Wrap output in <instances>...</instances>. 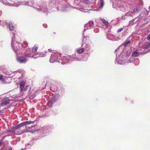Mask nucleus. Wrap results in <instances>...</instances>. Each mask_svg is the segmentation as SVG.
Returning <instances> with one entry per match:
<instances>
[{"mask_svg":"<svg viewBox=\"0 0 150 150\" xmlns=\"http://www.w3.org/2000/svg\"><path fill=\"white\" fill-rule=\"evenodd\" d=\"M60 54L58 52H53L51 55L50 62L53 63L55 62H60Z\"/></svg>","mask_w":150,"mask_h":150,"instance_id":"nucleus-6","label":"nucleus"},{"mask_svg":"<svg viewBox=\"0 0 150 150\" xmlns=\"http://www.w3.org/2000/svg\"><path fill=\"white\" fill-rule=\"evenodd\" d=\"M12 136V134H9L8 135H6L3 137V139H4L6 137H7V136Z\"/></svg>","mask_w":150,"mask_h":150,"instance_id":"nucleus-38","label":"nucleus"},{"mask_svg":"<svg viewBox=\"0 0 150 150\" xmlns=\"http://www.w3.org/2000/svg\"><path fill=\"white\" fill-rule=\"evenodd\" d=\"M104 5V1L103 0H100V3L98 4V6L101 8H103Z\"/></svg>","mask_w":150,"mask_h":150,"instance_id":"nucleus-25","label":"nucleus"},{"mask_svg":"<svg viewBox=\"0 0 150 150\" xmlns=\"http://www.w3.org/2000/svg\"><path fill=\"white\" fill-rule=\"evenodd\" d=\"M12 33L14 35V36L13 37L11 41V46L15 53L16 56L21 54L22 53V49L20 47L18 46L21 45L20 43H19L17 41L15 42V36L14 35V33L13 32Z\"/></svg>","mask_w":150,"mask_h":150,"instance_id":"nucleus-3","label":"nucleus"},{"mask_svg":"<svg viewBox=\"0 0 150 150\" xmlns=\"http://www.w3.org/2000/svg\"><path fill=\"white\" fill-rule=\"evenodd\" d=\"M76 8L79 10H80L81 11L85 12V11H84L83 10H86L85 9V8L83 6H81V8H79V7H77Z\"/></svg>","mask_w":150,"mask_h":150,"instance_id":"nucleus-29","label":"nucleus"},{"mask_svg":"<svg viewBox=\"0 0 150 150\" xmlns=\"http://www.w3.org/2000/svg\"><path fill=\"white\" fill-rule=\"evenodd\" d=\"M90 45L88 43H83L82 45V47L83 48L88 50L90 47Z\"/></svg>","mask_w":150,"mask_h":150,"instance_id":"nucleus-20","label":"nucleus"},{"mask_svg":"<svg viewBox=\"0 0 150 150\" xmlns=\"http://www.w3.org/2000/svg\"><path fill=\"white\" fill-rule=\"evenodd\" d=\"M92 1H93V2H94L96 1V0H92Z\"/></svg>","mask_w":150,"mask_h":150,"instance_id":"nucleus-50","label":"nucleus"},{"mask_svg":"<svg viewBox=\"0 0 150 150\" xmlns=\"http://www.w3.org/2000/svg\"><path fill=\"white\" fill-rule=\"evenodd\" d=\"M33 123V122L32 121H26L25 122H22V124L23 125V126L24 127V126L27 125H29L30 124Z\"/></svg>","mask_w":150,"mask_h":150,"instance_id":"nucleus-23","label":"nucleus"},{"mask_svg":"<svg viewBox=\"0 0 150 150\" xmlns=\"http://www.w3.org/2000/svg\"><path fill=\"white\" fill-rule=\"evenodd\" d=\"M130 42L129 40H126L123 43V45L125 46H126L127 45L130 43Z\"/></svg>","mask_w":150,"mask_h":150,"instance_id":"nucleus-31","label":"nucleus"},{"mask_svg":"<svg viewBox=\"0 0 150 150\" xmlns=\"http://www.w3.org/2000/svg\"><path fill=\"white\" fill-rule=\"evenodd\" d=\"M60 96L59 94H56L51 97L47 104V105L50 108L52 107V105L57 101L60 98Z\"/></svg>","mask_w":150,"mask_h":150,"instance_id":"nucleus-7","label":"nucleus"},{"mask_svg":"<svg viewBox=\"0 0 150 150\" xmlns=\"http://www.w3.org/2000/svg\"><path fill=\"white\" fill-rule=\"evenodd\" d=\"M33 7L34 9L38 12L46 13L48 11L49 8L45 2H43L40 4H38L37 6L34 5Z\"/></svg>","mask_w":150,"mask_h":150,"instance_id":"nucleus-5","label":"nucleus"},{"mask_svg":"<svg viewBox=\"0 0 150 150\" xmlns=\"http://www.w3.org/2000/svg\"><path fill=\"white\" fill-rule=\"evenodd\" d=\"M23 127L21 123L15 126H13L12 128L13 129L16 131V132H18V133H21L20 132L21 131H22L23 133V132L22 129H22Z\"/></svg>","mask_w":150,"mask_h":150,"instance_id":"nucleus-11","label":"nucleus"},{"mask_svg":"<svg viewBox=\"0 0 150 150\" xmlns=\"http://www.w3.org/2000/svg\"><path fill=\"white\" fill-rule=\"evenodd\" d=\"M24 44H25V45H27V42H25L24 43Z\"/></svg>","mask_w":150,"mask_h":150,"instance_id":"nucleus-47","label":"nucleus"},{"mask_svg":"<svg viewBox=\"0 0 150 150\" xmlns=\"http://www.w3.org/2000/svg\"><path fill=\"white\" fill-rule=\"evenodd\" d=\"M150 47V43H148L142 46V48L144 49H147Z\"/></svg>","mask_w":150,"mask_h":150,"instance_id":"nucleus-27","label":"nucleus"},{"mask_svg":"<svg viewBox=\"0 0 150 150\" xmlns=\"http://www.w3.org/2000/svg\"><path fill=\"white\" fill-rule=\"evenodd\" d=\"M1 110H0V113H1Z\"/></svg>","mask_w":150,"mask_h":150,"instance_id":"nucleus-52","label":"nucleus"},{"mask_svg":"<svg viewBox=\"0 0 150 150\" xmlns=\"http://www.w3.org/2000/svg\"><path fill=\"white\" fill-rule=\"evenodd\" d=\"M87 57L86 58V59H83L81 58H80L79 57H78L76 56V54L73 55L71 56H64L61 58V60L60 61H62L64 63H62V64H65L68 63L69 61H86L87 59Z\"/></svg>","mask_w":150,"mask_h":150,"instance_id":"nucleus-2","label":"nucleus"},{"mask_svg":"<svg viewBox=\"0 0 150 150\" xmlns=\"http://www.w3.org/2000/svg\"><path fill=\"white\" fill-rule=\"evenodd\" d=\"M8 132V133H11L12 134H16V135H20L22 134L23 132L21 131L20 132L21 133H18V132H16V131L13 129L12 128L10 129H8L6 130Z\"/></svg>","mask_w":150,"mask_h":150,"instance_id":"nucleus-16","label":"nucleus"},{"mask_svg":"<svg viewBox=\"0 0 150 150\" xmlns=\"http://www.w3.org/2000/svg\"><path fill=\"white\" fill-rule=\"evenodd\" d=\"M122 18H123V17H122Z\"/></svg>","mask_w":150,"mask_h":150,"instance_id":"nucleus-56","label":"nucleus"},{"mask_svg":"<svg viewBox=\"0 0 150 150\" xmlns=\"http://www.w3.org/2000/svg\"><path fill=\"white\" fill-rule=\"evenodd\" d=\"M16 60L18 62L21 64H25L27 62V60L25 58L23 57H17Z\"/></svg>","mask_w":150,"mask_h":150,"instance_id":"nucleus-14","label":"nucleus"},{"mask_svg":"<svg viewBox=\"0 0 150 150\" xmlns=\"http://www.w3.org/2000/svg\"><path fill=\"white\" fill-rule=\"evenodd\" d=\"M17 72V71H14L13 72Z\"/></svg>","mask_w":150,"mask_h":150,"instance_id":"nucleus-51","label":"nucleus"},{"mask_svg":"<svg viewBox=\"0 0 150 150\" xmlns=\"http://www.w3.org/2000/svg\"><path fill=\"white\" fill-rule=\"evenodd\" d=\"M84 51V48L83 47L81 48H78L76 50V51L78 54H80L82 53Z\"/></svg>","mask_w":150,"mask_h":150,"instance_id":"nucleus-21","label":"nucleus"},{"mask_svg":"<svg viewBox=\"0 0 150 150\" xmlns=\"http://www.w3.org/2000/svg\"><path fill=\"white\" fill-rule=\"evenodd\" d=\"M123 28H120V29H118L117 30V32L118 33H119L121 31L123 30Z\"/></svg>","mask_w":150,"mask_h":150,"instance_id":"nucleus-35","label":"nucleus"},{"mask_svg":"<svg viewBox=\"0 0 150 150\" xmlns=\"http://www.w3.org/2000/svg\"><path fill=\"white\" fill-rule=\"evenodd\" d=\"M139 55V52L136 51L134 52H133L132 55V57H138Z\"/></svg>","mask_w":150,"mask_h":150,"instance_id":"nucleus-24","label":"nucleus"},{"mask_svg":"<svg viewBox=\"0 0 150 150\" xmlns=\"http://www.w3.org/2000/svg\"><path fill=\"white\" fill-rule=\"evenodd\" d=\"M84 2H86L88 1V0H83Z\"/></svg>","mask_w":150,"mask_h":150,"instance_id":"nucleus-48","label":"nucleus"},{"mask_svg":"<svg viewBox=\"0 0 150 150\" xmlns=\"http://www.w3.org/2000/svg\"><path fill=\"white\" fill-rule=\"evenodd\" d=\"M49 50V51H50V50Z\"/></svg>","mask_w":150,"mask_h":150,"instance_id":"nucleus-55","label":"nucleus"},{"mask_svg":"<svg viewBox=\"0 0 150 150\" xmlns=\"http://www.w3.org/2000/svg\"><path fill=\"white\" fill-rule=\"evenodd\" d=\"M138 12V9L137 8H134L133 10V13H137Z\"/></svg>","mask_w":150,"mask_h":150,"instance_id":"nucleus-34","label":"nucleus"},{"mask_svg":"<svg viewBox=\"0 0 150 150\" xmlns=\"http://www.w3.org/2000/svg\"><path fill=\"white\" fill-rule=\"evenodd\" d=\"M41 130L44 133H49V132L52 131V129L49 126L44 127Z\"/></svg>","mask_w":150,"mask_h":150,"instance_id":"nucleus-17","label":"nucleus"},{"mask_svg":"<svg viewBox=\"0 0 150 150\" xmlns=\"http://www.w3.org/2000/svg\"><path fill=\"white\" fill-rule=\"evenodd\" d=\"M25 126V128L26 129H30V127L28 126L27 125Z\"/></svg>","mask_w":150,"mask_h":150,"instance_id":"nucleus-39","label":"nucleus"},{"mask_svg":"<svg viewBox=\"0 0 150 150\" xmlns=\"http://www.w3.org/2000/svg\"><path fill=\"white\" fill-rule=\"evenodd\" d=\"M25 82L23 81L21 82L20 83V88L21 92L23 90L24 87L25 86Z\"/></svg>","mask_w":150,"mask_h":150,"instance_id":"nucleus-22","label":"nucleus"},{"mask_svg":"<svg viewBox=\"0 0 150 150\" xmlns=\"http://www.w3.org/2000/svg\"><path fill=\"white\" fill-rule=\"evenodd\" d=\"M132 13H133V12H130L127 13L125 14V16H127L128 17H129V16L132 17Z\"/></svg>","mask_w":150,"mask_h":150,"instance_id":"nucleus-32","label":"nucleus"},{"mask_svg":"<svg viewBox=\"0 0 150 150\" xmlns=\"http://www.w3.org/2000/svg\"><path fill=\"white\" fill-rule=\"evenodd\" d=\"M27 86H26L25 88L24 89L23 88L24 90L26 91L27 89Z\"/></svg>","mask_w":150,"mask_h":150,"instance_id":"nucleus-44","label":"nucleus"},{"mask_svg":"<svg viewBox=\"0 0 150 150\" xmlns=\"http://www.w3.org/2000/svg\"><path fill=\"white\" fill-rule=\"evenodd\" d=\"M23 55L26 57H31L32 53H31L30 49L29 48H27L25 51Z\"/></svg>","mask_w":150,"mask_h":150,"instance_id":"nucleus-15","label":"nucleus"},{"mask_svg":"<svg viewBox=\"0 0 150 150\" xmlns=\"http://www.w3.org/2000/svg\"><path fill=\"white\" fill-rule=\"evenodd\" d=\"M139 63V60L138 59H135L134 61V64L136 65H138Z\"/></svg>","mask_w":150,"mask_h":150,"instance_id":"nucleus-30","label":"nucleus"},{"mask_svg":"<svg viewBox=\"0 0 150 150\" xmlns=\"http://www.w3.org/2000/svg\"><path fill=\"white\" fill-rule=\"evenodd\" d=\"M18 3H19V6L21 5H28L34 8V5L37 6V4L34 3V0H29L28 1L19 2H18Z\"/></svg>","mask_w":150,"mask_h":150,"instance_id":"nucleus-8","label":"nucleus"},{"mask_svg":"<svg viewBox=\"0 0 150 150\" xmlns=\"http://www.w3.org/2000/svg\"><path fill=\"white\" fill-rule=\"evenodd\" d=\"M10 101V99L8 98L4 99L0 102V105L2 107L4 106L9 104Z\"/></svg>","mask_w":150,"mask_h":150,"instance_id":"nucleus-12","label":"nucleus"},{"mask_svg":"<svg viewBox=\"0 0 150 150\" xmlns=\"http://www.w3.org/2000/svg\"><path fill=\"white\" fill-rule=\"evenodd\" d=\"M83 42H84L85 41V39L86 38V39H87V38H88V37H84V36L83 34Z\"/></svg>","mask_w":150,"mask_h":150,"instance_id":"nucleus-36","label":"nucleus"},{"mask_svg":"<svg viewBox=\"0 0 150 150\" xmlns=\"http://www.w3.org/2000/svg\"><path fill=\"white\" fill-rule=\"evenodd\" d=\"M52 2V0L50 1H49L50 3H51Z\"/></svg>","mask_w":150,"mask_h":150,"instance_id":"nucleus-49","label":"nucleus"},{"mask_svg":"<svg viewBox=\"0 0 150 150\" xmlns=\"http://www.w3.org/2000/svg\"><path fill=\"white\" fill-rule=\"evenodd\" d=\"M116 54L115 63L120 64H123L126 62L130 63L133 62V59L128 58L130 54V51H126L122 46H120L115 50Z\"/></svg>","mask_w":150,"mask_h":150,"instance_id":"nucleus-1","label":"nucleus"},{"mask_svg":"<svg viewBox=\"0 0 150 150\" xmlns=\"http://www.w3.org/2000/svg\"><path fill=\"white\" fill-rule=\"evenodd\" d=\"M4 143L2 141H0V145H1L2 144H3Z\"/></svg>","mask_w":150,"mask_h":150,"instance_id":"nucleus-43","label":"nucleus"},{"mask_svg":"<svg viewBox=\"0 0 150 150\" xmlns=\"http://www.w3.org/2000/svg\"><path fill=\"white\" fill-rule=\"evenodd\" d=\"M55 2L56 7L58 10L65 11L66 10V8H67V6L68 3L66 2L64 0H57L55 1H53V3L54 4Z\"/></svg>","mask_w":150,"mask_h":150,"instance_id":"nucleus-4","label":"nucleus"},{"mask_svg":"<svg viewBox=\"0 0 150 150\" xmlns=\"http://www.w3.org/2000/svg\"><path fill=\"white\" fill-rule=\"evenodd\" d=\"M45 56V54L42 52H37L33 54H32L31 58L36 59L40 57H44Z\"/></svg>","mask_w":150,"mask_h":150,"instance_id":"nucleus-13","label":"nucleus"},{"mask_svg":"<svg viewBox=\"0 0 150 150\" xmlns=\"http://www.w3.org/2000/svg\"><path fill=\"white\" fill-rule=\"evenodd\" d=\"M138 20V18L137 17L130 21L129 22V24L130 25H132L136 23Z\"/></svg>","mask_w":150,"mask_h":150,"instance_id":"nucleus-18","label":"nucleus"},{"mask_svg":"<svg viewBox=\"0 0 150 150\" xmlns=\"http://www.w3.org/2000/svg\"><path fill=\"white\" fill-rule=\"evenodd\" d=\"M3 79V77L1 75H0V80H2Z\"/></svg>","mask_w":150,"mask_h":150,"instance_id":"nucleus-42","label":"nucleus"},{"mask_svg":"<svg viewBox=\"0 0 150 150\" xmlns=\"http://www.w3.org/2000/svg\"><path fill=\"white\" fill-rule=\"evenodd\" d=\"M38 48L36 46H34L32 48V53H35L37 51Z\"/></svg>","mask_w":150,"mask_h":150,"instance_id":"nucleus-28","label":"nucleus"},{"mask_svg":"<svg viewBox=\"0 0 150 150\" xmlns=\"http://www.w3.org/2000/svg\"><path fill=\"white\" fill-rule=\"evenodd\" d=\"M9 28L10 30L13 31L14 29V27L12 23L11 22H9L8 24Z\"/></svg>","mask_w":150,"mask_h":150,"instance_id":"nucleus-26","label":"nucleus"},{"mask_svg":"<svg viewBox=\"0 0 150 150\" xmlns=\"http://www.w3.org/2000/svg\"><path fill=\"white\" fill-rule=\"evenodd\" d=\"M102 22H103L105 25H107L108 23V22L107 21H106L105 19H101Z\"/></svg>","mask_w":150,"mask_h":150,"instance_id":"nucleus-33","label":"nucleus"},{"mask_svg":"<svg viewBox=\"0 0 150 150\" xmlns=\"http://www.w3.org/2000/svg\"><path fill=\"white\" fill-rule=\"evenodd\" d=\"M107 38L108 39H110L109 38H108V37H107Z\"/></svg>","mask_w":150,"mask_h":150,"instance_id":"nucleus-53","label":"nucleus"},{"mask_svg":"<svg viewBox=\"0 0 150 150\" xmlns=\"http://www.w3.org/2000/svg\"><path fill=\"white\" fill-rule=\"evenodd\" d=\"M45 88V87L44 88H42V89L41 90V91H42L43 90H44ZM39 91H41V90L40 89H39ZM39 91V90H38L37 91H36V93L38 91Z\"/></svg>","mask_w":150,"mask_h":150,"instance_id":"nucleus-45","label":"nucleus"},{"mask_svg":"<svg viewBox=\"0 0 150 150\" xmlns=\"http://www.w3.org/2000/svg\"><path fill=\"white\" fill-rule=\"evenodd\" d=\"M117 6L120 8V11H125V9L124 7L122 5L121 2L118 4H117Z\"/></svg>","mask_w":150,"mask_h":150,"instance_id":"nucleus-19","label":"nucleus"},{"mask_svg":"<svg viewBox=\"0 0 150 150\" xmlns=\"http://www.w3.org/2000/svg\"><path fill=\"white\" fill-rule=\"evenodd\" d=\"M147 39L148 40H150V34L147 36Z\"/></svg>","mask_w":150,"mask_h":150,"instance_id":"nucleus-40","label":"nucleus"},{"mask_svg":"<svg viewBox=\"0 0 150 150\" xmlns=\"http://www.w3.org/2000/svg\"><path fill=\"white\" fill-rule=\"evenodd\" d=\"M43 25V27H44V28H46L47 27V24H44Z\"/></svg>","mask_w":150,"mask_h":150,"instance_id":"nucleus-41","label":"nucleus"},{"mask_svg":"<svg viewBox=\"0 0 150 150\" xmlns=\"http://www.w3.org/2000/svg\"><path fill=\"white\" fill-rule=\"evenodd\" d=\"M94 24L93 22L92 21H89L87 23L84 25V28L83 31V33L88 29L93 28L94 27Z\"/></svg>","mask_w":150,"mask_h":150,"instance_id":"nucleus-10","label":"nucleus"},{"mask_svg":"<svg viewBox=\"0 0 150 150\" xmlns=\"http://www.w3.org/2000/svg\"><path fill=\"white\" fill-rule=\"evenodd\" d=\"M3 4L9 6H16L18 7L19 6V3H15L14 2L12 1L11 2H9L7 1V0H1V1Z\"/></svg>","mask_w":150,"mask_h":150,"instance_id":"nucleus-9","label":"nucleus"},{"mask_svg":"<svg viewBox=\"0 0 150 150\" xmlns=\"http://www.w3.org/2000/svg\"><path fill=\"white\" fill-rule=\"evenodd\" d=\"M1 1V0H0V1Z\"/></svg>","mask_w":150,"mask_h":150,"instance_id":"nucleus-54","label":"nucleus"},{"mask_svg":"<svg viewBox=\"0 0 150 150\" xmlns=\"http://www.w3.org/2000/svg\"><path fill=\"white\" fill-rule=\"evenodd\" d=\"M98 30L97 28H95L94 30V31L95 33H97L98 32Z\"/></svg>","mask_w":150,"mask_h":150,"instance_id":"nucleus-37","label":"nucleus"},{"mask_svg":"<svg viewBox=\"0 0 150 150\" xmlns=\"http://www.w3.org/2000/svg\"><path fill=\"white\" fill-rule=\"evenodd\" d=\"M34 127V126L33 125L31 126L30 127V129H32Z\"/></svg>","mask_w":150,"mask_h":150,"instance_id":"nucleus-46","label":"nucleus"}]
</instances>
